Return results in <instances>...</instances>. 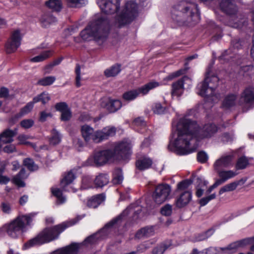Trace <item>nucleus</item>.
<instances>
[{"mask_svg": "<svg viewBox=\"0 0 254 254\" xmlns=\"http://www.w3.org/2000/svg\"><path fill=\"white\" fill-rule=\"evenodd\" d=\"M172 133L170 146L174 147V151L179 155H187L194 152L196 145L195 138L200 140L213 136L218 131V127L213 124H207L202 127L197 123L186 118L181 119L176 124L172 123Z\"/></svg>", "mask_w": 254, "mask_h": 254, "instance_id": "f257e3e1", "label": "nucleus"}, {"mask_svg": "<svg viewBox=\"0 0 254 254\" xmlns=\"http://www.w3.org/2000/svg\"><path fill=\"white\" fill-rule=\"evenodd\" d=\"M171 17L180 26L193 25L199 20L197 4L188 0L180 1L172 7Z\"/></svg>", "mask_w": 254, "mask_h": 254, "instance_id": "f03ea898", "label": "nucleus"}, {"mask_svg": "<svg viewBox=\"0 0 254 254\" xmlns=\"http://www.w3.org/2000/svg\"><path fill=\"white\" fill-rule=\"evenodd\" d=\"M131 144L127 142H121L116 144L113 151L103 150L95 152L93 156L94 164L102 166L110 160L126 159L131 154Z\"/></svg>", "mask_w": 254, "mask_h": 254, "instance_id": "7ed1b4c3", "label": "nucleus"}, {"mask_svg": "<svg viewBox=\"0 0 254 254\" xmlns=\"http://www.w3.org/2000/svg\"><path fill=\"white\" fill-rule=\"evenodd\" d=\"M76 223L74 220L64 222L52 227L45 228L36 237L30 239L24 246L25 249L54 241L59 237L60 235L67 228Z\"/></svg>", "mask_w": 254, "mask_h": 254, "instance_id": "20e7f679", "label": "nucleus"}, {"mask_svg": "<svg viewBox=\"0 0 254 254\" xmlns=\"http://www.w3.org/2000/svg\"><path fill=\"white\" fill-rule=\"evenodd\" d=\"M141 211L140 206L136 204H131L121 215L107 223L98 233L87 238L83 242L84 245L94 244L98 239H103L110 233L113 228L118 227L121 224L123 217L127 216L128 213H133L134 214V218L137 219L138 218L137 215Z\"/></svg>", "mask_w": 254, "mask_h": 254, "instance_id": "39448f33", "label": "nucleus"}, {"mask_svg": "<svg viewBox=\"0 0 254 254\" xmlns=\"http://www.w3.org/2000/svg\"><path fill=\"white\" fill-rule=\"evenodd\" d=\"M109 23L107 19L99 18L91 22L80 32V36L84 40H99L105 38L109 30Z\"/></svg>", "mask_w": 254, "mask_h": 254, "instance_id": "423d86ee", "label": "nucleus"}, {"mask_svg": "<svg viewBox=\"0 0 254 254\" xmlns=\"http://www.w3.org/2000/svg\"><path fill=\"white\" fill-rule=\"evenodd\" d=\"M36 214L31 213L18 216L10 223L4 227L8 236L13 238H17L26 231L27 226L31 225Z\"/></svg>", "mask_w": 254, "mask_h": 254, "instance_id": "0eeeda50", "label": "nucleus"}, {"mask_svg": "<svg viewBox=\"0 0 254 254\" xmlns=\"http://www.w3.org/2000/svg\"><path fill=\"white\" fill-rule=\"evenodd\" d=\"M218 82L219 78L217 76L210 75L207 71L204 80L197 85V94L204 97H212V101L215 102L220 97V95L215 92Z\"/></svg>", "mask_w": 254, "mask_h": 254, "instance_id": "6e6552de", "label": "nucleus"}, {"mask_svg": "<svg viewBox=\"0 0 254 254\" xmlns=\"http://www.w3.org/2000/svg\"><path fill=\"white\" fill-rule=\"evenodd\" d=\"M220 7L222 11L231 16H236L234 22H229V25L238 28H241L247 23L246 19L240 14H238V8L232 0H221L220 3Z\"/></svg>", "mask_w": 254, "mask_h": 254, "instance_id": "1a4fd4ad", "label": "nucleus"}, {"mask_svg": "<svg viewBox=\"0 0 254 254\" xmlns=\"http://www.w3.org/2000/svg\"><path fill=\"white\" fill-rule=\"evenodd\" d=\"M137 5L133 1L126 3L122 13L116 18V25L118 27L130 23L137 16Z\"/></svg>", "mask_w": 254, "mask_h": 254, "instance_id": "9d476101", "label": "nucleus"}, {"mask_svg": "<svg viewBox=\"0 0 254 254\" xmlns=\"http://www.w3.org/2000/svg\"><path fill=\"white\" fill-rule=\"evenodd\" d=\"M159 85L160 83L158 82L151 81L137 89L125 92L123 94V97L125 100L131 101L136 98L140 94L145 95L147 94L149 90Z\"/></svg>", "mask_w": 254, "mask_h": 254, "instance_id": "9b49d317", "label": "nucleus"}, {"mask_svg": "<svg viewBox=\"0 0 254 254\" xmlns=\"http://www.w3.org/2000/svg\"><path fill=\"white\" fill-rule=\"evenodd\" d=\"M171 191V188L168 185L159 184L152 194V198L156 204L160 205L167 200Z\"/></svg>", "mask_w": 254, "mask_h": 254, "instance_id": "f8f14e48", "label": "nucleus"}, {"mask_svg": "<svg viewBox=\"0 0 254 254\" xmlns=\"http://www.w3.org/2000/svg\"><path fill=\"white\" fill-rule=\"evenodd\" d=\"M81 135L85 143H99V130L94 129L88 125H84L80 127Z\"/></svg>", "mask_w": 254, "mask_h": 254, "instance_id": "ddd939ff", "label": "nucleus"}, {"mask_svg": "<svg viewBox=\"0 0 254 254\" xmlns=\"http://www.w3.org/2000/svg\"><path fill=\"white\" fill-rule=\"evenodd\" d=\"M102 12L106 14H113L120 7V0H97Z\"/></svg>", "mask_w": 254, "mask_h": 254, "instance_id": "4468645a", "label": "nucleus"}, {"mask_svg": "<svg viewBox=\"0 0 254 254\" xmlns=\"http://www.w3.org/2000/svg\"><path fill=\"white\" fill-rule=\"evenodd\" d=\"M21 36L20 31L16 30L14 31L10 38L5 44L6 51L7 53H11L15 52L21 44Z\"/></svg>", "mask_w": 254, "mask_h": 254, "instance_id": "2eb2a0df", "label": "nucleus"}, {"mask_svg": "<svg viewBox=\"0 0 254 254\" xmlns=\"http://www.w3.org/2000/svg\"><path fill=\"white\" fill-rule=\"evenodd\" d=\"M241 105H252L254 104V87L246 88L241 93L238 101Z\"/></svg>", "mask_w": 254, "mask_h": 254, "instance_id": "dca6fc26", "label": "nucleus"}, {"mask_svg": "<svg viewBox=\"0 0 254 254\" xmlns=\"http://www.w3.org/2000/svg\"><path fill=\"white\" fill-rule=\"evenodd\" d=\"M250 238H247L233 242L227 246L228 254H232L240 248H244L249 245Z\"/></svg>", "mask_w": 254, "mask_h": 254, "instance_id": "f3484780", "label": "nucleus"}, {"mask_svg": "<svg viewBox=\"0 0 254 254\" xmlns=\"http://www.w3.org/2000/svg\"><path fill=\"white\" fill-rule=\"evenodd\" d=\"M233 157L232 155H223L216 160L213 165L214 170L219 171L221 169L228 167L231 164Z\"/></svg>", "mask_w": 254, "mask_h": 254, "instance_id": "a211bd4d", "label": "nucleus"}, {"mask_svg": "<svg viewBox=\"0 0 254 254\" xmlns=\"http://www.w3.org/2000/svg\"><path fill=\"white\" fill-rule=\"evenodd\" d=\"M75 178V174L73 173L72 170L67 172L61 182V185L63 190L66 191H72L73 192H75L76 191L75 189L72 187H70L69 189L66 188L67 186L71 184Z\"/></svg>", "mask_w": 254, "mask_h": 254, "instance_id": "6ab92c4d", "label": "nucleus"}, {"mask_svg": "<svg viewBox=\"0 0 254 254\" xmlns=\"http://www.w3.org/2000/svg\"><path fill=\"white\" fill-rule=\"evenodd\" d=\"M191 199V193L189 191H186L180 194L176 199L175 203L178 208H182L187 205Z\"/></svg>", "mask_w": 254, "mask_h": 254, "instance_id": "aec40b11", "label": "nucleus"}, {"mask_svg": "<svg viewBox=\"0 0 254 254\" xmlns=\"http://www.w3.org/2000/svg\"><path fill=\"white\" fill-rule=\"evenodd\" d=\"M16 128L14 130L7 129L0 134V141L1 144L8 143L13 141V137L17 134Z\"/></svg>", "mask_w": 254, "mask_h": 254, "instance_id": "412c9836", "label": "nucleus"}, {"mask_svg": "<svg viewBox=\"0 0 254 254\" xmlns=\"http://www.w3.org/2000/svg\"><path fill=\"white\" fill-rule=\"evenodd\" d=\"M187 80L190 81L189 78L185 76L181 79H180L177 82L174 83L172 85V95L178 96H180L183 91L185 81Z\"/></svg>", "mask_w": 254, "mask_h": 254, "instance_id": "4be33fe9", "label": "nucleus"}, {"mask_svg": "<svg viewBox=\"0 0 254 254\" xmlns=\"http://www.w3.org/2000/svg\"><path fill=\"white\" fill-rule=\"evenodd\" d=\"M99 130V136L100 142L107 139L109 137L114 136L116 132V129L115 127H106L102 130Z\"/></svg>", "mask_w": 254, "mask_h": 254, "instance_id": "5701e85b", "label": "nucleus"}, {"mask_svg": "<svg viewBox=\"0 0 254 254\" xmlns=\"http://www.w3.org/2000/svg\"><path fill=\"white\" fill-rule=\"evenodd\" d=\"M152 164V160L148 157L140 158L136 162V168L141 171L149 168L151 166Z\"/></svg>", "mask_w": 254, "mask_h": 254, "instance_id": "b1692460", "label": "nucleus"}, {"mask_svg": "<svg viewBox=\"0 0 254 254\" xmlns=\"http://www.w3.org/2000/svg\"><path fill=\"white\" fill-rule=\"evenodd\" d=\"M26 171L25 169L22 168L18 174L13 177L12 182L18 187H24L25 186V184L23 181V180L26 178Z\"/></svg>", "mask_w": 254, "mask_h": 254, "instance_id": "393cba45", "label": "nucleus"}, {"mask_svg": "<svg viewBox=\"0 0 254 254\" xmlns=\"http://www.w3.org/2000/svg\"><path fill=\"white\" fill-rule=\"evenodd\" d=\"M105 198V195L103 194H98L90 198L87 202V205L91 208H97Z\"/></svg>", "mask_w": 254, "mask_h": 254, "instance_id": "a878e982", "label": "nucleus"}, {"mask_svg": "<svg viewBox=\"0 0 254 254\" xmlns=\"http://www.w3.org/2000/svg\"><path fill=\"white\" fill-rule=\"evenodd\" d=\"M237 96L235 94H230L226 96L223 101L222 107L225 109H228L236 105Z\"/></svg>", "mask_w": 254, "mask_h": 254, "instance_id": "bb28decb", "label": "nucleus"}, {"mask_svg": "<svg viewBox=\"0 0 254 254\" xmlns=\"http://www.w3.org/2000/svg\"><path fill=\"white\" fill-rule=\"evenodd\" d=\"M122 103L119 100H109L106 105L107 110L110 113H114L122 107Z\"/></svg>", "mask_w": 254, "mask_h": 254, "instance_id": "cd10ccee", "label": "nucleus"}, {"mask_svg": "<svg viewBox=\"0 0 254 254\" xmlns=\"http://www.w3.org/2000/svg\"><path fill=\"white\" fill-rule=\"evenodd\" d=\"M121 71V65L116 64L105 69L104 73L107 77H111L116 76Z\"/></svg>", "mask_w": 254, "mask_h": 254, "instance_id": "c85d7f7f", "label": "nucleus"}, {"mask_svg": "<svg viewBox=\"0 0 254 254\" xmlns=\"http://www.w3.org/2000/svg\"><path fill=\"white\" fill-rule=\"evenodd\" d=\"M109 182V177L107 174H100L94 180V183L97 188H102Z\"/></svg>", "mask_w": 254, "mask_h": 254, "instance_id": "c756f323", "label": "nucleus"}, {"mask_svg": "<svg viewBox=\"0 0 254 254\" xmlns=\"http://www.w3.org/2000/svg\"><path fill=\"white\" fill-rule=\"evenodd\" d=\"M227 247H209L204 249L206 254H228Z\"/></svg>", "mask_w": 254, "mask_h": 254, "instance_id": "7c9ffc66", "label": "nucleus"}, {"mask_svg": "<svg viewBox=\"0 0 254 254\" xmlns=\"http://www.w3.org/2000/svg\"><path fill=\"white\" fill-rule=\"evenodd\" d=\"M154 234L153 227H145L140 229L137 233L136 237L138 238H147L152 236Z\"/></svg>", "mask_w": 254, "mask_h": 254, "instance_id": "2f4dec72", "label": "nucleus"}, {"mask_svg": "<svg viewBox=\"0 0 254 254\" xmlns=\"http://www.w3.org/2000/svg\"><path fill=\"white\" fill-rule=\"evenodd\" d=\"M40 21L43 26L47 27L50 24L55 22L56 21V18L51 14L47 13L42 16Z\"/></svg>", "mask_w": 254, "mask_h": 254, "instance_id": "473e14b6", "label": "nucleus"}, {"mask_svg": "<svg viewBox=\"0 0 254 254\" xmlns=\"http://www.w3.org/2000/svg\"><path fill=\"white\" fill-rule=\"evenodd\" d=\"M46 6L54 11H60L62 8V4L59 0H49L45 3Z\"/></svg>", "mask_w": 254, "mask_h": 254, "instance_id": "72a5a7b5", "label": "nucleus"}, {"mask_svg": "<svg viewBox=\"0 0 254 254\" xmlns=\"http://www.w3.org/2000/svg\"><path fill=\"white\" fill-rule=\"evenodd\" d=\"M219 177L225 182L228 179H231L237 175V173L231 170L217 171Z\"/></svg>", "mask_w": 254, "mask_h": 254, "instance_id": "f704fd0d", "label": "nucleus"}, {"mask_svg": "<svg viewBox=\"0 0 254 254\" xmlns=\"http://www.w3.org/2000/svg\"><path fill=\"white\" fill-rule=\"evenodd\" d=\"M51 191L53 194L57 198V203L62 204L66 201V197L63 195L62 191L57 188H52Z\"/></svg>", "mask_w": 254, "mask_h": 254, "instance_id": "c9c22d12", "label": "nucleus"}, {"mask_svg": "<svg viewBox=\"0 0 254 254\" xmlns=\"http://www.w3.org/2000/svg\"><path fill=\"white\" fill-rule=\"evenodd\" d=\"M77 251L78 246L76 244H72L61 250L58 254H77Z\"/></svg>", "mask_w": 254, "mask_h": 254, "instance_id": "e433bc0d", "label": "nucleus"}, {"mask_svg": "<svg viewBox=\"0 0 254 254\" xmlns=\"http://www.w3.org/2000/svg\"><path fill=\"white\" fill-rule=\"evenodd\" d=\"M51 137L50 139V143L53 145H57L61 141L62 136L56 129H53L51 131Z\"/></svg>", "mask_w": 254, "mask_h": 254, "instance_id": "4c0bfd02", "label": "nucleus"}, {"mask_svg": "<svg viewBox=\"0 0 254 254\" xmlns=\"http://www.w3.org/2000/svg\"><path fill=\"white\" fill-rule=\"evenodd\" d=\"M23 164L29 171H35L38 169V166L36 165L33 159L30 158H27L23 160Z\"/></svg>", "mask_w": 254, "mask_h": 254, "instance_id": "58836bf2", "label": "nucleus"}, {"mask_svg": "<svg viewBox=\"0 0 254 254\" xmlns=\"http://www.w3.org/2000/svg\"><path fill=\"white\" fill-rule=\"evenodd\" d=\"M124 177L121 169H116L113 173V182L114 184H120L123 180Z\"/></svg>", "mask_w": 254, "mask_h": 254, "instance_id": "ea45409f", "label": "nucleus"}, {"mask_svg": "<svg viewBox=\"0 0 254 254\" xmlns=\"http://www.w3.org/2000/svg\"><path fill=\"white\" fill-rule=\"evenodd\" d=\"M51 55V53L50 51H44L40 55L31 59L30 61L34 63L42 62L49 58Z\"/></svg>", "mask_w": 254, "mask_h": 254, "instance_id": "a19ab883", "label": "nucleus"}, {"mask_svg": "<svg viewBox=\"0 0 254 254\" xmlns=\"http://www.w3.org/2000/svg\"><path fill=\"white\" fill-rule=\"evenodd\" d=\"M56 80V77L49 76L44 77L38 81V84L42 86H49L52 84Z\"/></svg>", "mask_w": 254, "mask_h": 254, "instance_id": "79ce46f5", "label": "nucleus"}, {"mask_svg": "<svg viewBox=\"0 0 254 254\" xmlns=\"http://www.w3.org/2000/svg\"><path fill=\"white\" fill-rule=\"evenodd\" d=\"M169 245L164 243L161 244L153 249L152 254H163L164 252L169 248Z\"/></svg>", "mask_w": 254, "mask_h": 254, "instance_id": "37998d69", "label": "nucleus"}, {"mask_svg": "<svg viewBox=\"0 0 254 254\" xmlns=\"http://www.w3.org/2000/svg\"><path fill=\"white\" fill-rule=\"evenodd\" d=\"M70 7H81L87 3V0H66Z\"/></svg>", "mask_w": 254, "mask_h": 254, "instance_id": "c03bdc74", "label": "nucleus"}, {"mask_svg": "<svg viewBox=\"0 0 254 254\" xmlns=\"http://www.w3.org/2000/svg\"><path fill=\"white\" fill-rule=\"evenodd\" d=\"M248 164V158L245 156H242L238 160L236 167L237 169H243L247 166Z\"/></svg>", "mask_w": 254, "mask_h": 254, "instance_id": "a18cd8bd", "label": "nucleus"}, {"mask_svg": "<svg viewBox=\"0 0 254 254\" xmlns=\"http://www.w3.org/2000/svg\"><path fill=\"white\" fill-rule=\"evenodd\" d=\"M153 245L152 242H146L138 245L136 248V253H142L145 252L147 249H149Z\"/></svg>", "mask_w": 254, "mask_h": 254, "instance_id": "49530a36", "label": "nucleus"}, {"mask_svg": "<svg viewBox=\"0 0 254 254\" xmlns=\"http://www.w3.org/2000/svg\"><path fill=\"white\" fill-rule=\"evenodd\" d=\"M152 110L155 114H161L164 113L165 108L162 106L160 103H156L152 107Z\"/></svg>", "mask_w": 254, "mask_h": 254, "instance_id": "de8ad7c7", "label": "nucleus"}, {"mask_svg": "<svg viewBox=\"0 0 254 254\" xmlns=\"http://www.w3.org/2000/svg\"><path fill=\"white\" fill-rule=\"evenodd\" d=\"M31 138V137L30 136L26 135L25 134H20L18 136L17 139L19 141V144L30 145L34 147V145L32 143L27 141L28 139H30Z\"/></svg>", "mask_w": 254, "mask_h": 254, "instance_id": "09e8293b", "label": "nucleus"}, {"mask_svg": "<svg viewBox=\"0 0 254 254\" xmlns=\"http://www.w3.org/2000/svg\"><path fill=\"white\" fill-rule=\"evenodd\" d=\"M216 198V194L215 193H212L209 195L204 197L199 200V204L201 206H203L206 205L210 200L214 199Z\"/></svg>", "mask_w": 254, "mask_h": 254, "instance_id": "8fccbe9b", "label": "nucleus"}, {"mask_svg": "<svg viewBox=\"0 0 254 254\" xmlns=\"http://www.w3.org/2000/svg\"><path fill=\"white\" fill-rule=\"evenodd\" d=\"M92 180L89 177H84L82 179V185L81 188L83 189L91 188Z\"/></svg>", "mask_w": 254, "mask_h": 254, "instance_id": "3c124183", "label": "nucleus"}, {"mask_svg": "<svg viewBox=\"0 0 254 254\" xmlns=\"http://www.w3.org/2000/svg\"><path fill=\"white\" fill-rule=\"evenodd\" d=\"M172 212V206L170 204H166L161 209V213L165 216H170Z\"/></svg>", "mask_w": 254, "mask_h": 254, "instance_id": "603ef678", "label": "nucleus"}, {"mask_svg": "<svg viewBox=\"0 0 254 254\" xmlns=\"http://www.w3.org/2000/svg\"><path fill=\"white\" fill-rule=\"evenodd\" d=\"M197 158L198 161L201 163H204L207 161L208 156L205 152L200 151L197 153Z\"/></svg>", "mask_w": 254, "mask_h": 254, "instance_id": "864d4df0", "label": "nucleus"}, {"mask_svg": "<svg viewBox=\"0 0 254 254\" xmlns=\"http://www.w3.org/2000/svg\"><path fill=\"white\" fill-rule=\"evenodd\" d=\"M33 103L29 102L21 109L20 113L22 115H25L29 113L33 108Z\"/></svg>", "mask_w": 254, "mask_h": 254, "instance_id": "5fc2aeb1", "label": "nucleus"}, {"mask_svg": "<svg viewBox=\"0 0 254 254\" xmlns=\"http://www.w3.org/2000/svg\"><path fill=\"white\" fill-rule=\"evenodd\" d=\"M61 119L62 121L66 122L70 119L71 117V113L69 109L61 112Z\"/></svg>", "mask_w": 254, "mask_h": 254, "instance_id": "6e6d98bb", "label": "nucleus"}, {"mask_svg": "<svg viewBox=\"0 0 254 254\" xmlns=\"http://www.w3.org/2000/svg\"><path fill=\"white\" fill-rule=\"evenodd\" d=\"M21 127L25 129L32 127L34 125V121L31 119L24 120L20 122Z\"/></svg>", "mask_w": 254, "mask_h": 254, "instance_id": "4d7b16f0", "label": "nucleus"}, {"mask_svg": "<svg viewBox=\"0 0 254 254\" xmlns=\"http://www.w3.org/2000/svg\"><path fill=\"white\" fill-rule=\"evenodd\" d=\"M75 73H76V85L77 87H79L81 86V84L80 82L81 77H80V67L79 64H76L75 67Z\"/></svg>", "mask_w": 254, "mask_h": 254, "instance_id": "13d9d810", "label": "nucleus"}, {"mask_svg": "<svg viewBox=\"0 0 254 254\" xmlns=\"http://www.w3.org/2000/svg\"><path fill=\"white\" fill-rule=\"evenodd\" d=\"M190 184V182L189 180H185L180 182L177 185L178 190H184L187 189Z\"/></svg>", "mask_w": 254, "mask_h": 254, "instance_id": "bf43d9fd", "label": "nucleus"}, {"mask_svg": "<svg viewBox=\"0 0 254 254\" xmlns=\"http://www.w3.org/2000/svg\"><path fill=\"white\" fill-rule=\"evenodd\" d=\"M55 108L57 111H59L61 112H62L69 109L68 108L67 105L64 102L57 103L55 105Z\"/></svg>", "mask_w": 254, "mask_h": 254, "instance_id": "052dcab7", "label": "nucleus"}, {"mask_svg": "<svg viewBox=\"0 0 254 254\" xmlns=\"http://www.w3.org/2000/svg\"><path fill=\"white\" fill-rule=\"evenodd\" d=\"M186 70L185 69H180L177 71L176 72L172 73V74L167 76L166 79L168 80H172L173 78L175 77H177L180 76L181 74H183L185 73Z\"/></svg>", "mask_w": 254, "mask_h": 254, "instance_id": "680f3d73", "label": "nucleus"}, {"mask_svg": "<svg viewBox=\"0 0 254 254\" xmlns=\"http://www.w3.org/2000/svg\"><path fill=\"white\" fill-rule=\"evenodd\" d=\"M52 117V114L50 113H47L45 111H42L40 113V117L39 120L42 122L46 121L47 118Z\"/></svg>", "mask_w": 254, "mask_h": 254, "instance_id": "e2e57ef3", "label": "nucleus"}, {"mask_svg": "<svg viewBox=\"0 0 254 254\" xmlns=\"http://www.w3.org/2000/svg\"><path fill=\"white\" fill-rule=\"evenodd\" d=\"M1 210L3 212L8 214L10 213L11 208L9 204L5 202H2L1 204Z\"/></svg>", "mask_w": 254, "mask_h": 254, "instance_id": "0e129e2a", "label": "nucleus"}, {"mask_svg": "<svg viewBox=\"0 0 254 254\" xmlns=\"http://www.w3.org/2000/svg\"><path fill=\"white\" fill-rule=\"evenodd\" d=\"M239 184V182H234L231 183L226 185L228 190L229 191L235 190Z\"/></svg>", "mask_w": 254, "mask_h": 254, "instance_id": "69168bd1", "label": "nucleus"}, {"mask_svg": "<svg viewBox=\"0 0 254 254\" xmlns=\"http://www.w3.org/2000/svg\"><path fill=\"white\" fill-rule=\"evenodd\" d=\"M74 143L79 151L85 146V143L79 138L75 140Z\"/></svg>", "mask_w": 254, "mask_h": 254, "instance_id": "338daca9", "label": "nucleus"}, {"mask_svg": "<svg viewBox=\"0 0 254 254\" xmlns=\"http://www.w3.org/2000/svg\"><path fill=\"white\" fill-rule=\"evenodd\" d=\"M3 151L8 153H12L16 151V148L14 145L9 144L3 148Z\"/></svg>", "mask_w": 254, "mask_h": 254, "instance_id": "774afa93", "label": "nucleus"}]
</instances>
